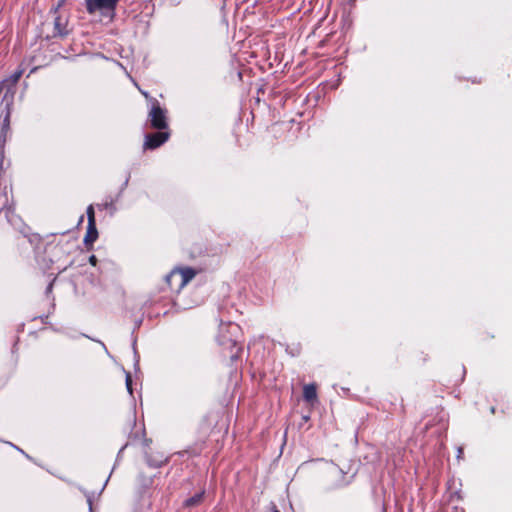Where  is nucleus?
I'll return each mask as SVG.
<instances>
[{
    "label": "nucleus",
    "mask_w": 512,
    "mask_h": 512,
    "mask_svg": "<svg viewBox=\"0 0 512 512\" xmlns=\"http://www.w3.org/2000/svg\"><path fill=\"white\" fill-rule=\"evenodd\" d=\"M89 263H90L91 265H93V266H95V265H96V263H97V258H96V256H95V255H91V256L89 257Z\"/></svg>",
    "instance_id": "ddd939ff"
},
{
    "label": "nucleus",
    "mask_w": 512,
    "mask_h": 512,
    "mask_svg": "<svg viewBox=\"0 0 512 512\" xmlns=\"http://www.w3.org/2000/svg\"><path fill=\"white\" fill-rule=\"evenodd\" d=\"M303 398L307 402H313L317 399V389L315 384H307L303 387Z\"/></svg>",
    "instance_id": "0eeeda50"
},
{
    "label": "nucleus",
    "mask_w": 512,
    "mask_h": 512,
    "mask_svg": "<svg viewBox=\"0 0 512 512\" xmlns=\"http://www.w3.org/2000/svg\"><path fill=\"white\" fill-rule=\"evenodd\" d=\"M240 326L233 322L221 323L219 329L218 343L224 351H229L228 357L231 361H236L242 352V346L239 344L238 336Z\"/></svg>",
    "instance_id": "f257e3e1"
},
{
    "label": "nucleus",
    "mask_w": 512,
    "mask_h": 512,
    "mask_svg": "<svg viewBox=\"0 0 512 512\" xmlns=\"http://www.w3.org/2000/svg\"><path fill=\"white\" fill-rule=\"evenodd\" d=\"M462 454H463V449L460 447V448H458V455H457V457L461 458Z\"/></svg>",
    "instance_id": "dca6fc26"
},
{
    "label": "nucleus",
    "mask_w": 512,
    "mask_h": 512,
    "mask_svg": "<svg viewBox=\"0 0 512 512\" xmlns=\"http://www.w3.org/2000/svg\"><path fill=\"white\" fill-rule=\"evenodd\" d=\"M87 501H88V504H89V509H90V511H91V510H92V501H91V498H90V497H88Z\"/></svg>",
    "instance_id": "f3484780"
},
{
    "label": "nucleus",
    "mask_w": 512,
    "mask_h": 512,
    "mask_svg": "<svg viewBox=\"0 0 512 512\" xmlns=\"http://www.w3.org/2000/svg\"><path fill=\"white\" fill-rule=\"evenodd\" d=\"M119 0H85L86 10L89 14L100 12L101 15L113 18Z\"/></svg>",
    "instance_id": "7ed1b4c3"
},
{
    "label": "nucleus",
    "mask_w": 512,
    "mask_h": 512,
    "mask_svg": "<svg viewBox=\"0 0 512 512\" xmlns=\"http://www.w3.org/2000/svg\"><path fill=\"white\" fill-rule=\"evenodd\" d=\"M10 445H11L12 447H14L16 450H18L19 452H21L22 454H24V451H23L22 449H20L19 447H17L16 445H14V444H12V443H10Z\"/></svg>",
    "instance_id": "4468645a"
},
{
    "label": "nucleus",
    "mask_w": 512,
    "mask_h": 512,
    "mask_svg": "<svg viewBox=\"0 0 512 512\" xmlns=\"http://www.w3.org/2000/svg\"><path fill=\"white\" fill-rule=\"evenodd\" d=\"M271 512H280V511L277 509L275 504H272Z\"/></svg>",
    "instance_id": "2eb2a0df"
},
{
    "label": "nucleus",
    "mask_w": 512,
    "mask_h": 512,
    "mask_svg": "<svg viewBox=\"0 0 512 512\" xmlns=\"http://www.w3.org/2000/svg\"><path fill=\"white\" fill-rule=\"evenodd\" d=\"M126 387H127L128 392L130 393V395H132V393H133V390H132V377H131L130 373L126 374Z\"/></svg>",
    "instance_id": "f8f14e48"
},
{
    "label": "nucleus",
    "mask_w": 512,
    "mask_h": 512,
    "mask_svg": "<svg viewBox=\"0 0 512 512\" xmlns=\"http://www.w3.org/2000/svg\"><path fill=\"white\" fill-rule=\"evenodd\" d=\"M167 111L163 109L159 102L154 99L151 103V108L148 114L150 126L153 129L164 130L168 127L167 124Z\"/></svg>",
    "instance_id": "20e7f679"
},
{
    "label": "nucleus",
    "mask_w": 512,
    "mask_h": 512,
    "mask_svg": "<svg viewBox=\"0 0 512 512\" xmlns=\"http://www.w3.org/2000/svg\"><path fill=\"white\" fill-rule=\"evenodd\" d=\"M86 213H87L88 223H89V224L96 223V222H95V213H94V207H93V205H89V206L87 207V211H86Z\"/></svg>",
    "instance_id": "9b49d317"
},
{
    "label": "nucleus",
    "mask_w": 512,
    "mask_h": 512,
    "mask_svg": "<svg viewBox=\"0 0 512 512\" xmlns=\"http://www.w3.org/2000/svg\"><path fill=\"white\" fill-rule=\"evenodd\" d=\"M169 138V133L159 130L156 133L147 134L144 142V149H156L164 144Z\"/></svg>",
    "instance_id": "39448f33"
},
{
    "label": "nucleus",
    "mask_w": 512,
    "mask_h": 512,
    "mask_svg": "<svg viewBox=\"0 0 512 512\" xmlns=\"http://www.w3.org/2000/svg\"><path fill=\"white\" fill-rule=\"evenodd\" d=\"M53 283H50L47 287V292H50L52 290Z\"/></svg>",
    "instance_id": "a211bd4d"
},
{
    "label": "nucleus",
    "mask_w": 512,
    "mask_h": 512,
    "mask_svg": "<svg viewBox=\"0 0 512 512\" xmlns=\"http://www.w3.org/2000/svg\"><path fill=\"white\" fill-rule=\"evenodd\" d=\"M196 275L190 267L175 268L165 278L167 285L172 291L180 292Z\"/></svg>",
    "instance_id": "f03ea898"
},
{
    "label": "nucleus",
    "mask_w": 512,
    "mask_h": 512,
    "mask_svg": "<svg viewBox=\"0 0 512 512\" xmlns=\"http://www.w3.org/2000/svg\"><path fill=\"white\" fill-rule=\"evenodd\" d=\"M98 238V231L96 228V223L89 224L87 226V232L84 237V243L86 245L94 243Z\"/></svg>",
    "instance_id": "423d86ee"
},
{
    "label": "nucleus",
    "mask_w": 512,
    "mask_h": 512,
    "mask_svg": "<svg viewBox=\"0 0 512 512\" xmlns=\"http://www.w3.org/2000/svg\"><path fill=\"white\" fill-rule=\"evenodd\" d=\"M25 69L19 67L12 75H10L7 79H5L4 83H10L12 86L16 85L21 76L23 75Z\"/></svg>",
    "instance_id": "9d476101"
},
{
    "label": "nucleus",
    "mask_w": 512,
    "mask_h": 512,
    "mask_svg": "<svg viewBox=\"0 0 512 512\" xmlns=\"http://www.w3.org/2000/svg\"><path fill=\"white\" fill-rule=\"evenodd\" d=\"M204 494H205L204 490L200 491L199 493H196L194 496L186 499L184 501L183 505L188 508L198 506L203 501Z\"/></svg>",
    "instance_id": "1a4fd4ad"
},
{
    "label": "nucleus",
    "mask_w": 512,
    "mask_h": 512,
    "mask_svg": "<svg viewBox=\"0 0 512 512\" xmlns=\"http://www.w3.org/2000/svg\"><path fill=\"white\" fill-rule=\"evenodd\" d=\"M67 23L64 21L61 17H56L54 21V30L55 35L58 36H66L68 34V31L66 29Z\"/></svg>",
    "instance_id": "6e6552de"
}]
</instances>
